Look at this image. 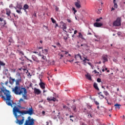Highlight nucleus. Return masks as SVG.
Masks as SVG:
<instances>
[{"mask_svg": "<svg viewBox=\"0 0 125 125\" xmlns=\"http://www.w3.org/2000/svg\"><path fill=\"white\" fill-rule=\"evenodd\" d=\"M63 39L65 40V41H67V39H68V38L67 37H63Z\"/></svg>", "mask_w": 125, "mask_h": 125, "instance_id": "obj_47", "label": "nucleus"}, {"mask_svg": "<svg viewBox=\"0 0 125 125\" xmlns=\"http://www.w3.org/2000/svg\"><path fill=\"white\" fill-rule=\"evenodd\" d=\"M59 55L61 56V58H60V59H62V58L64 57V56H63V55L62 54H61L60 55V54H59Z\"/></svg>", "mask_w": 125, "mask_h": 125, "instance_id": "obj_40", "label": "nucleus"}, {"mask_svg": "<svg viewBox=\"0 0 125 125\" xmlns=\"http://www.w3.org/2000/svg\"><path fill=\"white\" fill-rule=\"evenodd\" d=\"M6 10V14L7 15L8 17H10L11 16V11L9 9L6 8L5 9Z\"/></svg>", "mask_w": 125, "mask_h": 125, "instance_id": "obj_15", "label": "nucleus"}, {"mask_svg": "<svg viewBox=\"0 0 125 125\" xmlns=\"http://www.w3.org/2000/svg\"><path fill=\"white\" fill-rule=\"evenodd\" d=\"M75 5L77 8H80L81 7L80 4L77 2H75Z\"/></svg>", "mask_w": 125, "mask_h": 125, "instance_id": "obj_23", "label": "nucleus"}, {"mask_svg": "<svg viewBox=\"0 0 125 125\" xmlns=\"http://www.w3.org/2000/svg\"><path fill=\"white\" fill-rule=\"evenodd\" d=\"M14 9L16 10V12L18 14H21L22 12L21 10L22 8V6L21 4L17 3L16 7H14Z\"/></svg>", "mask_w": 125, "mask_h": 125, "instance_id": "obj_6", "label": "nucleus"}, {"mask_svg": "<svg viewBox=\"0 0 125 125\" xmlns=\"http://www.w3.org/2000/svg\"><path fill=\"white\" fill-rule=\"evenodd\" d=\"M71 108H72V109L74 111H75V110L76 109V106L75 105H72Z\"/></svg>", "mask_w": 125, "mask_h": 125, "instance_id": "obj_33", "label": "nucleus"}, {"mask_svg": "<svg viewBox=\"0 0 125 125\" xmlns=\"http://www.w3.org/2000/svg\"><path fill=\"white\" fill-rule=\"evenodd\" d=\"M103 93L104 94L105 96L109 95V93H108L107 91H104Z\"/></svg>", "mask_w": 125, "mask_h": 125, "instance_id": "obj_34", "label": "nucleus"}, {"mask_svg": "<svg viewBox=\"0 0 125 125\" xmlns=\"http://www.w3.org/2000/svg\"><path fill=\"white\" fill-rule=\"evenodd\" d=\"M17 52L18 53L19 55L21 56V57H22V56H24V53H23V51L21 50H17Z\"/></svg>", "mask_w": 125, "mask_h": 125, "instance_id": "obj_17", "label": "nucleus"}, {"mask_svg": "<svg viewBox=\"0 0 125 125\" xmlns=\"http://www.w3.org/2000/svg\"><path fill=\"white\" fill-rule=\"evenodd\" d=\"M114 106L115 107L116 109L119 110L121 108L120 107H121V105L120 104H114Z\"/></svg>", "mask_w": 125, "mask_h": 125, "instance_id": "obj_20", "label": "nucleus"}, {"mask_svg": "<svg viewBox=\"0 0 125 125\" xmlns=\"http://www.w3.org/2000/svg\"><path fill=\"white\" fill-rule=\"evenodd\" d=\"M102 60H103V63H104V64L105 62H107L108 61L107 56L106 55H103Z\"/></svg>", "mask_w": 125, "mask_h": 125, "instance_id": "obj_10", "label": "nucleus"}, {"mask_svg": "<svg viewBox=\"0 0 125 125\" xmlns=\"http://www.w3.org/2000/svg\"><path fill=\"white\" fill-rule=\"evenodd\" d=\"M102 26L103 23H102L95 22L94 23V26L96 27H101Z\"/></svg>", "mask_w": 125, "mask_h": 125, "instance_id": "obj_14", "label": "nucleus"}, {"mask_svg": "<svg viewBox=\"0 0 125 125\" xmlns=\"http://www.w3.org/2000/svg\"><path fill=\"white\" fill-rule=\"evenodd\" d=\"M23 125H34V120L29 116Z\"/></svg>", "mask_w": 125, "mask_h": 125, "instance_id": "obj_5", "label": "nucleus"}, {"mask_svg": "<svg viewBox=\"0 0 125 125\" xmlns=\"http://www.w3.org/2000/svg\"><path fill=\"white\" fill-rule=\"evenodd\" d=\"M115 10V8H114L113 7L111 8V11H113Z\"/></svg>", "mask_w": 125, "mask_h": 125, "instance_id": "obj_64", "label": "nucleus"}, {"mask_svg": "<svg viewBox=\"0 0 125 125\" xmlns=\"http://www.w3.org/2000/svg\"><path fill=\"white\" fill-rule=\"evenodd\" d=\"M33 53L34 54H39V53L38 52H36V51H33Z\"/></svg>", "mask_w": 125, "mask_h": 125, "instance_id": "obj_51", "label": "nucleus"}, {"mask_svg": "<svg viewBox=\"0 0 125 125\" xmlns=\"http://www.w3.org/2000/svg\"><path fill=\"white\" fill-rule=\"evenodd\" d=\"M97 82H98V83H101V79H100V78H98V79H97Z\"/></svg>", "mask_w": 125, "mask_h": 125, "instance_id": "obj_45", "label": "nucleus"}, {"mask_svg": "<svg viewBox=\"0 0 125 125\" xmlns=\"http://www.w3.org/2000/svg\"><path fill=\"white\" fill-rule=\"evenodd\" d=\"M28 76H32V75H31V74L30 73H28V74L27 75Z\"/></svg>", "mask_w": 125, "mask_h": 125, "instance_id": "obj_62", "label": "nucleus"}, {"mask_svg": "<svg viewBox=\"0 0 125 125\" xmlns=\"http://www.w3.org/2000/svg\"><path fill=\"white\" fill-rule=\"evenodd\" d=\"M81 125H87L84 123H83L82 124H81Z\"/></svg>", "mask_w": 125, "mask_h": 125, "instance_id": "obj_63", "label": "nucleus"}, {"mask_svg": "<svg viewBox=\"0 0 125 125\" xmlns=\"http://www.w3.org/2000/svg\"><path fill=\"white\" fill-rule=\"evenodd\" d=\"M32 58L34 61H36V62H39L38 58L35 55H33L32 56Z\"/></svg>", "mask_w": 125, "mask_h": 125, "instance_id": "obj_19", "label": "nucleus"}, {"mask_svg": "<svg viewBox=\"0 0 125 125\" xmlns=\"http://www.w3.org/2000/svg\"><path fill=\"white\" fill-rule=\"evenodd\" d=\"M81 56V55L80 54H78L77 55H75L74 58L75 59H77V58H79Z\"/></svg>", "mask_w": 125, "mask_h": 125, "instance_id": "obj_29", "label": "nucleus"}, {"mask_svg": "<svg viewBox=\"0 0 125 125\" xmlns=\"http://www.w3.org/2000/svg\"><path fill=\"white\" fill-rule=\"evenodd\" d=\"M0 96H1L2 99L6 101V104L7 105L13 107V105H16L13 100H11L12 96L10 92L8 90H6L5 87H3V88L0 87Z\"/></svg>", "mask_w": 125, "mask_h": 125, "instance_id": "obj_2", "label": "nucleus"}, {"mask_svg": "<svg viewBox=\"0 0 125 125\" xmlns=\"http://www.w3.org/2000/svg\"><path fill=\"white\" fill-rule=\"evenodd\" d=\"M38 56L42 57V60H43V61H44L46 59V57L43 55H42L41 54V52L39 54H38Z\"/></svg>", "mask_w": 125, "mask_h": 125, "instance_id": "obj_18", "label": "nucleus"}, {"mask_svg": "<svg viewBox=\"0 0 125 125\" xmlns=\"http://www.w3.org/2000/svg\"><path fill=\"white\" fill-rule=\"evenodd\" d=\"M93 86H94V87L96 90H98V91L99 90V88H98V85H97V84L96 83H94Z\"/></svg>", "mask_w": 125, "mask_h": 125, "instance_id": "obj_27", "label": "nucleus"}, {"mask_svg": "<svg viewBox=\"0 0 125 125\" xmlns=\"http://www.w3.org/2000/svg\"><path fill=\"white\" fill-rule=\"evenodd\" d=\"M27 89H24V90L23 91V93H22V98H23V99L24 100L27 99Z\"/></svg>", "mask_w": 125, "mask_h": 125, "instance_id": "obj_9", "label": "nucleus"}, {"mask_svg": "<svg viewBox=\"0 0 125 125\" xmlns=\"http://www.w3.org/2000/svg\"><path fill=\"white\" fill-rule=\"evenodd\" d=\"M19 59L20 60H21V61H24V60L23 59V57L21 56V57Z\"/></svg>", "mask_w": 125, "mask_h": 125, "instance_id": "obj_42", "label": "nucleus"}, {"mask_svg": "<svg viewBox=\"0 0 125 125\" xmlns=\"http://www.w3.org/2000/svg\"><path fill=\"white\" fill-rule=\"evenodd\" d=\"M94 103H95V104H96L97 105H98L99 104V103L98 102H97V101H95Z\"/></svg>", "mask_w": 125, "mask_h": 125, "instance_id": "obj_39", "label": "nucleus"}, {"mask_svg": "<svg viewBox=\"0 0 125 125\" xmlns=\"http://www.w3.org/2000/svg\"><path fill=\"white\" fill-rule=\"evenodd\" d=\"M88 114L87 116L88 118H93V115L91 114V113L90 112L88 113Z\"/></svg>", "mask_w": 125, "mask_h": 125, "instance_id": "obj_31", "label": "nucleus"}, {"mask_svg": "<svg viewBox=\"0 0 125 125\" xmlns=\"http://www.w3.org/2000/svg\"><path fill=\"white\" fill-rule=\"evenodd\" d=\"M92 106L90 105H87V108L90 109H91Z\"/></svg>", "mask_w": 125, "mask_h": 125, "instance_id": "obj_43", "label": "nucleus"}, {"mask_svg": "<svg viewBox=\"0 0 125 125\" xmlns=\"http://www.w3.org/2000/svg\"><path fill=\"white\" fill-rule=\"evenodd\" d=\"M72 10L74 12V14H75L77 12L75 7L72 8Z\"/></svg>", "mask_w": 125, "mask_h": 125, "instance_id": "obj_36", "label": "nucleus"}, {"mask_svg": "<svg viewBox=\"0 0 125 125\" xmlns=\"http://www.w3.org/2000/svg\"><path fill=\"white\" fill-rule=\"evenodd\" d=\"M102 93L101 92H100V93H98V95H99V97L101 99H103L104 98V96L103 94H101Z\"/></svg>", "mask_w": 125, "mask_h": 125, "instance_id": "obj_26", "label": "nucleus"}, {"mask_svg": "<svg viewBox=\"0 0 125 125\" xmlns=\"http://www.w3.org/2000/svg\"><path fill=\"white\" fill-rule=\"evenodd\" d=\"M34 93L37 95H40L41 93V91L39 90V89H37V88H34Z\"/></svg>", "mask_w": 125, "mask_h": 125, "instance_id": "obj_12", "label": "nucleus"}, {"mask_svg": "<svg viewBox=\"0 0 125 125\" xmlns=\"http://www.w3.org/2000/svg\"><path fill=\"white\" fill-rule=\"evenodd\" d=\"M29 8V6L28 4H26L23 5V8H22V9L25 10V9H28Z\"/></svg>", "mask_w": 125, "mask_h": 125, "instance_id": "obj_25", "label": "nucleus"}, {"mask_svg": "<svg viewBox=\"0 0 125 125\" xmlns=\"http://www.w3.org/2000/svg\"><path fill=\"white\" fill-rule=\"evenodd\" d=\"M103 18H100L99 19H97L96 21V22H99L101 20H102Z\"/></svg>", "mask_w": 125, "mask_h": 125, "instance_id": "obj_38", "label": "nucleus"}, {"mask_svg": "<svg viewBox=\"0 0 125 125\" xmlns=\"http://www.w3.org/2000/svg\"><path fill=\"white\" fill-rule=\"evenodd\" d=\"M25 89L19 86H16L14 88H12V92L17 95H21L23 94V91Z\"/></svg>", "mask_w": 125, "mask_h": 125, "instance_id": "obj_3", "label": "nucleus"}, {"mask_svg": "<svg viewBox=\"0 0 125 125\" xmlns=\"http://www.w3.org/2000/svg\"><path fill=\"white\" fill-rule=\"evenodd\" d=\"M0 84H1V85L2 86V88L4 87L3 86L4 85V83H0Z\"/></svg>", "mask_w": 125, "mask_h": 125, "instance_id": "obj_49", "label": "nucleus"}, {"mask_svg": "<svg viewBox=\"0 0 125 125\" xmlns=\"http://www.w3.org/2000/svg\"><path fill=\"white\" fill-rule=\"evenodd\" d=\"M106 67L105 65H104L103 67H102V69H105V68Z\"/></svg>", "mask_w": 125, "mask_h": 125, "instance_id": "obj_58", "label": "nucleus"}, {"mask_svg": "<svg viewBox=\"0 0 125 125\" xmlns=\"http://www.w3.org/2000/svg\"><path fill=\"white\" fill-rule=\"evenodd\" d=\"M93 72H95V74H96V73L99 74V72H97L96 70H94V71H93Z\"/></svg>", "mask_w": 125, "mask_h": 125, "instance_id": "obj_48", "label": "nucleus"}, {"mask_svg": "<svg viewBox=\"0 0 125 125\" xmlns=\"http://www.w3.org/2000/svg\"><path fill=\"white\" fill-rule=\"evenodd\" d=\"M4 72L6 74H7L8 73V69H4Z\"/></svg>", "mask_w": 125, "mask_h": 125, "instance_id": "obj_37", "label": "nucleus"}, {"mask_svg": "<svg viewBox=\"0 0 125 125\" xmlns=\"http://www.w3.org/2000/svg\"><path fill=\"white\" fill-rule=\"evenodd\" d=\"M13 7V4H11L10 5H9V7L10 8H12Z\"/></svg>", "mask_w": 125, "mask_h": 125, "instance_id": "obj_56", "label": "nucleus"}, {"mask_svg": "<svg viewBox=\"0 0 125 125\" xmlns=\"http://www.w3.org/2000/svg\"><path fill=\"white\" fill-rule=\"evenodd\" d=\"M13 113L16 119V124L21 125H23L24 121V117L21 115L28 114L31 116L34 114V110L32 107H31L28 110L21 111L18 107L15 105L13 108Z\"/></svg>", "mask_w": 125, "mask_h": 125, "instance_id": "obj_1", "label": "nucleus"}, {"mask_svg": "<svg viewBox=\"0 0 125 125\" xmlns=\"http://www.w3.org/2000/svg\"><path fill=\"white\" fill-rule=\"evenodd\" d=\"M60 23L61 24H62V30L64 31H66V30H66V29H67L66 24L64 22H63V21L60 22Z\"/></svg>", "mask_w": 125, "mask_h": 125, "instance_id": "obj_11", "label": "nucleus"}, {"mask_svg": "<svg viewBox=\"0 0 125 125\" xmlns=\"http://www.w3.org/2000/svg\"><path fill=\"white\" fill-rule=\"evenodd\" d=\"M62 107H63V108L65 110H70V108H69L66 105H63Z\"/></svg>", "mask_w": 125, "mask_h": 125, "instance_id": "obj_30", "label": "nucleus"}, {"mask_svg": "<svg viewBox=\"0 0 125 125\" xmlns=\"http://www.w3.org/2000/svg\"><path fill=\"white\" fill-rule=\"evenodd\" d=\"M56 10L57 11H59V7H57V6H56Z\"/></svg>", "mask_w": 125, "mask_h": 125, "instance_id": "obj_44", "label": "nucleus"}, {"mask_svg": "<svg viewBox=\"0 0 125 125\" xmlns=\"http://www.w3.org/2000/svg\"><path fill=\"white\" fill-rule=\"evenodd\" d=\"M42 75H40L39 76V79L40 80V82H41V80H42Z\"/></svg>", "mask_w": 125, "mask_h": 125, "instance_id": "obj_41", "label": "nucleus"}, {"mask_svg": "<svg viewBox=\"0 0 125 125\" xmlns=\"http://www.w3.org/2000/svg\"><path fill=\"white\" fill-rule=\"evenodd\" d=\"M47 100H48L49 101L56 102V98H55V97H47Z\"/></svg>", "mask_w": 125, "mask_h": 125, "instance_id": "obj_16", "label": "nucleus"}, {"mask_svg": "<svg viewBox=\"0 0 125 125\" xmlns=\"http://www.w3.org/2000/svg\"><path fill=\"white\" fill-rule=\"evenodd\" d=\"M69 54V52H67V51H65V55H67V54Z\"/></svg>", "mask_w": 125, "mask_h": 125, "instance_id": "obj_61", "label": "nucleus"}, {"mask_svg": "<svg viewBox=\"0 0 125 125\" xmlns=\"http://www.w3.org/2000/svg\"><path fill=\"white\" fill-rule=\"evenodd\" d=\"M85 76H86V78L87 79H88L89 80H90V81L92 80L91 77L90 75L87 74V75H85Z\"/></svg>", "mask_w": 125, "mask_h": 125, "instance_id": "obj_28", "label": "nucleus"}, {"mask_svg": "<svg viewBox=\"0 0 125 125\" xmlns=\"http://www.w3.org/2000/svg\"><path fill=\"white\" fill-rule=\"evenodd\" d=\"M86 59L85 58L84 60H83V62H84V63H86Z\"/></svg>", "mask_w": 125, "mask_h": 125, "instance_id": "obj_60", "label": "nucleus"}, {"mask_svg": "<svg viewBox=\"0 0 125 125\" xmlns=\"http://www.w3.org/2000/svg\"><path fill=\"white\" fill-rule=\"evenodd\" d=\"M79 38H82V39H83V35L81 33H79Z\"/></svg>", "mask_w": 125, "mask_h": 125, "instance_id": "obj_35", "label": "nucleus"}, {"mask_svg": "<svg viewBox=\"0 0 125 125\" xmlns=\"http://www.w3.org/2000/svg\"><path fill=\"white\" fill-rule=\"evenodd\" d=\"M116 1V0H113L114 7L115 8H118V5Z\"/></svg>", "mask_w": 125, "mask_h": 125, "instance_id": "obj_24", "label": "nucleus"}, {"mask_svg": "<svg viewBox=\"0 0 125 125\" xmlns=\"http://www.w3.org/2000/svg\"><path fill=\"white\" fill-rule=\"evenodd\" d=\"M67 22H69V23L71 22V21L70 20H69V19H67Z\"/></svg>", "mask_w": 125, "mask_h": 125, "instance_id": "obj_52", "label": "nucleus"}, {"mask_svg": "<svg viewBox=\"0 0 125 125\" xmlns=\"http://www.w3.org/2000/svg\"><path fill=\"white\" fill-rule=\"evenodd\" d=\"M8 81L5 82V84L6 85H8Z\"/></svg>", "mask_w": 125, "mask_h": 125, "instance_id": "obj_54", "label": "nucleus"}, {"mask_svg": "<svg viewBox=\"0 0 125 125\" xmlns=\"http://www.w3.org/2000/svg\"><path fill=\"white\" fill-rule=\"evenodd\" d=\"M5 65H6V63L5 62L0 60V70L1 69V66H5Z\"/></svg>", "mask_w": 125, "mask_h": 125, "instance_id": "obj_22", "label": "nucleus"}, {"mask_svg": "<svg viewBox=\"0 0 125 125\" xmlns=\"http://www.w3.org/2000/svg\"><path fill=\"white\" fill-rule=\"evenodd\" d=\"M39 85L40 86L41 88L42 89H44L45 87V84L42 83V80H41L40 83H39Z\"/></svg>", "mask_w": 125, "mask_h": 125, "instance_id": "obj_13", "label": "nucleus"}, {"mask_svg": "<svg viewBox=\"0 0 125 125\" xmlns=\"http://www.w3.org/2000/svg\"><path fill=\"white\" fill-rule=\"evenodd\" d=\"M121 25V18H118L117 20L113 22V26H119Z\"/></svg>", "mask_w": 125, "mask_h": 125, "instance_id": "obj_7", "label": "nucleus"}, {"mask_svg": "<svg viewBox=\"0 0 125 125\" xmlns=\"http://www.w3.org/2000/svg\"><path fill=\"white\" fill-rule=\"evenodd\" d=\"M77 32H78L77 30H74V35L76 34L77 33Z\"/></svg>", "mask_w": 125, "mask_h": 125, "instance_id": "obj_50", "label": "nucleus"}, {"mask_svg": "<svg viewBox=\"0 0 125 125\" xmlns=\"http://www.w3.org/2000/svg\"><path fill=\"white\" fill-rule=\"evenodd\" d=\"M55 24H56V25H55V28H57V27H59L58 24H57V23H55Z\"/></svg>", "mask_w": 125, "mask_h": 125, "instance_id": "obj_53", "label": "nucleus"}, {"mask_svg": "<svg viewBox=\"0 0 125 125\" xmlns=\"http://www.w3.org/2000/svg\"><path fill=\"white\" fill-rule=\"evenodd\" d=\"M51 20L53 23L56 24L57 23L56 21L55 20H54L53 18H51Z\"/></svg>", "mask_w": 125, "mask_h": 125, "instance_id": "obj_32", "label": "nucleus"}, {"mask_svg": "<svg viewBox=\"0 0 125 125\" xmlns=\"http://www.w3.org/2000/svg\"><path fill=\"white\" fill-rule=\"evenodd\" d=\"M74 61V60L73 59V60H71V61L69 60V61H68V62H70V63H72V62H73Z\"/></svg>", "mask_w": 125, "mask_h": 125, "instance_id": "obj_46", "label": "nucleus"}, {"mask_svg": "<svg viewBox=\"0 0 125 125\" xmlns=\"http://www.w3.org/2000/svg\"><path fill=\"white\" fill-rule=\"evenodd\" d=\"M13 16H14L15 18L17 17V18H19L18 16H16L15 14H13Z\"/></svg>", "mask_w": 125, "mask_h": 125, "instance_id": "obj_55", "label": "nucleus"}, {"mask_svg": "<svg viewBox=\"0 0 125 125\" xmlns=\"http://www.w3.org/2000/svg\"><path fill=\"white\" fill-rule=\"evenodd\" d=\"M33 85V84L32 83H31L29 85V87H32Z\"/></svg>", "mask_w": 125, "mask_h": 125, "instance_id": "obj_59", "label": "nucleus"}, {"mask_svg": "<svg viewBox=\"0 0 125 125\" xmlns=\"http://www.w3.org/2000/svg\"><path fill=\"white\" fill-rule=\"evenodd\" d=\"M0 24L3 27L7 28V26H6L7 24L6 20H4L1 17H0Z\"/></svg>", "mask_w": 125, "mask_h": 125, "instance_id": "obj_8", "label": "nucleus"}, {"mask_svg": "<svg viewBox=\"0 0 125 125\" xmlns=\"http://www.w3.org/2000/svg\"><path fill=\"white\" fill-rule=\"evenodd\" d=\"M14 82H15V84L16 86H19L20 85V83L21 82V77H19L17 80L15 79L12 78L11 77H10L9 78V83L11 85H13L14 83Z\"/></svg>", "mask_w": 125, "mask_h": 125, "instance_id": "obj_4", "label": "nucleus"}, {"mask_svg": "<svg viewBox=\"0 0 125 125\" xmlns=\"http://www.w3.org/2000/svg\"><path fill=\"white\" fill-rule=\"evenodd\" d=\"M57 45H58V46H61V43H60V42H58V43H57Z\"/></svg>", "mask_w": 125, "mask_h": 125, "instance_id": "obj_57", "label": "nucleus"}, {"mask_svg": "<svg viewBox=\"0 0 125 125\" xmlns=\"http://www.w3.org/2000/svg\"><path fill=\"white\" fill-rule=\"evenodd\" d=\"M42 53L44 54V55H46L48 53V49H44L42 50Z\"/></svg>", "mask_w": 125, "mask_h": 125, "instance_id": "obj_21", "label": "nucleus"}]
</instances>
